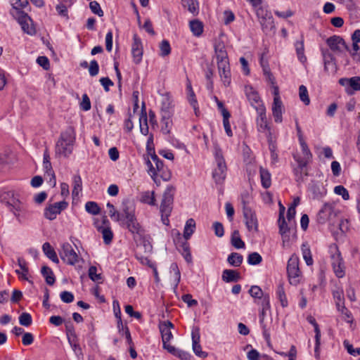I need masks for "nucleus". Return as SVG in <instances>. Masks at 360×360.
<instances>
[{
	"instance_id": "39",
	"label": "nucleus",
	"mask_w": 360,
	"mask_h": 360,
	"mask_svg": "<svg viewBox=\"0 0 360 360\" xmlns=\"http://www.w3.org/2000/svg\"><path fill=\"white\" fill-rule=\"evenodd\" d=\"M322 56H323L325 70L326 71H328L330 66L333 67L335 65V63L333 62L334 57H333V54L330 52V51L328 49L322 50Z\"/></svg>"
},
{
	"instance_id": "35",
	"label": "nucleus",
	"mask_w": 360,
	"mask_h": 360,
	"mask_svg": "<svg viewBox=\"0 0 360 360\" xmlns=\"http://www.w3.org/2000/svg\"><path fill=\"white\" fill-rule=\"evenodd\" d=\"M140 202L144 204H147L151 206L155 205V198L154 195V192L152 191H144L140 194Z\"/></svg>"
},
{
	"instance_id": "27",
	"label": "nucleus",
	"mask_w": 360,
	"mask_h": 360,
	"mask_svg": "<svg viewBox=\"0 0 360 360\" xmlns=\"http://www.w3.org/2000/svg\"><path fill=\"white\" fill-rule=\"evenodd\" d=\"M246 95L251 105L257 110V108L262 105L264 106L258 94L252 88L246 90Z\"/></svg>"
},
{
	"instance_id": "19",
	"label": "nucleus",
	"mask_w": 360,
	"mask_h": 360,
	"mask_svg": "<svg viewBox=\"0 0 360 360\" xmlns=\"http://www.w3.org/2000/svg\"><path fill=\"white\" fill-rule=\"evenodd\" d=\"M131 54L133 56L134 62L136 64H139L142 60L143 46L141 39L136 34H134L133 37Z\"/></svg>"
},
{
	"instance_id": "41",
	"label": "nucleus",
	"mask_w": 360,
	"mask_h": 360,
	"mask_svg": "<svg viewBox=\"0 0 360 360\" xmlns=\"http://www.w3.org/2000/svg\"><path fill=\"white\" fill-rule=\"evenodd\" d=\"M42 276L45 278L48 285H52L55 283V277L51 268L44 266L41 269Z\"/></svg>"
},
{
	"instance_id": "58",
	"label": "nucleus",
	"mask_w": 360,
	"mask_h": 360,
	"mask_svg": "<svg viewBox=\"0 0 360 360\" xmlns=\"http://www.w3.org/2000/svg\"><path fill=\"white\" fill-rule=\"evenodd\" d=\"M262 261V256L256 252L250 253L248 257V263L250 265H257L260 264Z\"/></svg>"
},
{
	"instance_id": "3",
	"label": "nucleus",
	"mask_w": 360,
	"mask_h": 360,
	"mask_svg": "<svg viewBox=\"0 0 360 360\" xmlns=\"http://www.w3.org/2000/svg\"><path fill=\"white\" fill-rule=\"evenodd\" d=\"M330 263L335 275L342 278L345 276L346 266L337 245L330 247Z\"/></svg>"
},
{
	"instance_id": "18",
	"label": "nucleus",
	"mask_w": 360,
	"mask_h": 360,
	"mask_svg": "<svg viewBox=\"0 0 360 360\" xmlns=\"http://www.w3.org/2000/svg\"><path fill=\"white\" fill-rule=\"evenodd\" d=\"M243 215L248 231H257L258 223L255 213L250 208L243 207Z\"/></svg>"
},
{
	"instance_id": "40",
	"label": "nucleus",
	"mask_w": 360,
	"mask_h": 360,
	"mask_svg": "<svg viewBox=\"0 0 360 360\" xmlns=\"http://www.w3.org/2000/svg\"><path fill=\"white\" fill-rule=\"evenodd\" d=\"M302 254L304 260L305 261L307 265L311 266L313 264V259L311 256V252L310 250V248L307 243H303L301 247Z\"/></svg>"
},
{
	"instance_id": "6",
	"label": "nucleus",
	"mask_w": 360,
	"mask_h": 360,
	"mask_svg": "<svg viewBox=\"0 0 360 360\" xmlns=\"http://www.w3.org/2000/svg\"><path fill=\"white\" fill-rule=\"evenodd\" d=\"M11 13L20 25L24 32L30 35L35 34V28L33 26L32 20L25 12L20 9H12Z\"/></svg>"
},
{
	"instance_id": "56",
	"label": "nucleus",
	"mask_w": 360,
	"mask_h": 360,
	"mask_svg": "<svg viewBox=\"0 0 360 360\" xmlns=\"http://www.w3.org/2000/svg\"><path fill=\"white\" fill-rule=\"evenodd\" d=\"M299 97L301 101L304 103V105H308L310 103L308 91L304 85H301L299 87Z\"/></svg>"
},
{
	"instance_id": "14",
	"label": "nucleus",
	"mask_w": 360,
	"mask_h": 360,
	"mask_svg": "<svg viewBox=\"0 0 360 360\" xmlns=\"http://www.w3.org/2000/svg\"><path fill=\"white\" fill-rule=\"evenodd\" d=\"M192 338V347L195 354L200 358H205L207 356V353L202 350L201 345H200V328L198 326H194L191 331Z\"/></svg>"
},
{
	"instance_id": "24",
	"label": "nucleus",
	"mask_w": 360,
	"mask_h": 360,
	"mask_svg": "<svg viewBox=\"0 0 360 360\" xmlns=\"http://www.w3.org/2000/svg\"><path fill=\"white\" fill-rule=\"evenodd\" d=\"M226 174V165L225 162H221L217 164L212 172V177L217 184H221L224 181Z\"/></svg>"
},
{
	"instance_id": "31",
	"label": "nucleus",
	"mask_w": 360,
	"mask_h": 360,
	"mask_svg": "<svg viewBox=\"0 0 360 360\" xmlns=\"http://www.w3.org/2000/svg\"><path fill=\"white\" fill-rule=\"evenodd\" d=\"M181 5L193 15L198 14L199 5L198 0H181Z\"/></svg>"
},
{
	"instance_id": "11",
	"label": "nucleus",
	"mask_w": 360,
	"mask_h": 360,
	"mask_svg": "<svg viewBox=\"0 0 360 360\" xmlns=\"http://www.w3.org/2000/svg\"><path fill=\"white\" fill-rule=\"evenodd\" d=\"M68 205V203L65 200L49 205L45 208L44 215L46 219L53 220L58 214L67 208Z\"/></svg>"
},
{
	"instance_id": "21",
	"label": "nucleus",
	"mask_w": 360,
	"mask_h": 360,
	"mask_svg": "<svg viewBox=\"0 0 360 360\" xmlns=\"http://www.w3.org/2000/svg\"><path fill=\"white\" fill-rule=\"evenodd\" d=\"M337 215V211L335 205L332 203H325L319 212V219L325 222L335 218Z\"/></svg>"
},
{
	"instance_id": "42",
	"label": "nucleus",
	"mask_w": 360,
	"mask_h": 360,
	"mask_svg": "<svg viewBox=\"0 0 360 360\" xmlns=\"http://www.w3.org/2000/svg\"><path fill=\"white\" fill-rule=\"evenodd\" d=\"M333 295L336 309L345 304L344 292L342 288H338L336 290H333Z\"/></svg>"
},
{
	"instance_id": "22",
	"label": "nucleus",
	"mask_w": 360,
	"mask_h": 360,
	"mask_svg": "<svg viewBox=\"0 0 360 360\" xmlns=\"http://www.w3.org/2000/svg\"><path fill=\"white\" fill-rule=\"evenodd\" d=\"M174 328L173 323L169 321L160 323L159 329L161 333L162 345L169 343V341L173 338L171 329Z\"/></svg>"
},
{
	"instance_id": "2",
	"label": "nucleus",
	"mask_w": 360,
	"mask_h": 360,
	"mask_svg": "<svg viewBox=\"0 0 360 360\" xmlns=\"http://www.w3.org/2000/svg\"><path fill=\"white\" fill-rule=\"evenodd\" d=\"M75 142V131L72 127H70L60 134L56 144V155L64 158L68 157L73 150Z\"/></svg>"
},
{
	"instance_id": "64",
	"label": "nucleus",
	"mask_w": 360,
	"mask_h": 360,
	"mask_svg": "<svg viewBox=\"0 0 360 360\" xmlns=\"http://www.w3.org/2000/svg\"><path fill=\"white\" fill-rule=\"evenodd\" d=\"M89 8L92 13L98 15L99 17L103 15V11L101 9L100 4L96 1H91L89 4Z\"/></svg>"
},
{
	"instance_id": "1",
	"label": "nucleus",
	"mask_w": 360,
	"mask_h": 360,
	"mask_svg": "<svg viewBox=\"0 0 360 360\" xmlns=\"http://www.w3.org/2000/svg\"><path fill=\"white\" fill-rule=\"evenodd\" d=\"M0 202L6 205L9 212L14 215L20 224L24 221L27 208L15 191H7L0 193Z\"/></svg>"
},
{
	"instance_id": "15",
	"label": "nucleus",
	"mask_w": 360,
	"mask_h": 360,
	"mask_svg": "<svg viewBox=\"0 0 360 360\" xmlns=\"http://www.w3.org/2000/svg\"><path fill=\"white\" fill-rule=\"evenodd\" d=\"M328 46L330 50L337 52L342 53L345 51L348 50V46L345 44L344 39L339 36H332L326 40Z\"/></svg>"
},
{
	"instance_id": "53",
	"label": "nucleus",
	"mask_w": 360,
	"mask_h": 360,
	"mask_svg": "<svg viewBox=\"0 0 360 360\" xmlns=\"http://www.w3.org/2000/svg\"><path fill=\"white\" fill-rule=\"evenodd\" d=\"M169 270L171 273H174V288H177L181 281V272L176 263H172L170 265Z\"/></svg>"
},
{
	"instance_id": "26",
	"label": "nucleus",
	"mask_w": 360,
	"mask_h": 360,
	"mask_svg": "<svg viewBox=\"0 0 360 360\" xmlns=\"http://www.w3.org/2000/svg\"><path fill=\"white\" fill-rule=\"evenodd\" d=\"M283 103L281 99L276 98L274 99L272 105V114L274 118V121L276 123H281L283 121Z\"/></svg>"
},
{
	"instance_id": "59",
	"label": "nucleus",
	"mask_w": 360,
	"mask_h": 360,
	"mask_svg": "<svg viewBox=\"0 0 360 360\" xmlns=\"http://www.w3.org/2000/svg\"><path fill=\"white\" fill-rule=\"evenodd\" d=\"M19 323L23 326H30L32 323L31 315L29 313L23 312L19 316Z\"/></svg>"
},
{
	"instance_id": "9",
	"label": "nucleus",
	"mask_w": 360,
	"mask_h": 360,
	"mask_svg": "<svg viewBox=\"0 0 360 360\" xmlns=\"http://www.w3.org/2000/svg\"><path fill=\"white\" fill-rule=\"evenodd\" d=\"M60 256L63 262L69 265H75L82 260L69 243H63L61 245Z\"/></svg>"
},
{
	"instance_id": "8",
	"label": "nucleus",
	"mask_w": 360,
	"mask_h": 360,
	"mask_svg": "<svg viewBox=\"0 0 360 360\" xmlns=\"http://www.w3.org/2000/svg\"><path fill=\"white\" fill-rule=\"evenodd\" d=\"M257 117L256 118L257 128L259 132L264 133L266 137L270 138L271 135V127L266 119L265 106L257 108Z\"/></svg>"
},
{
	"instance_id": "57",
	"label": "nucleus",
	"mask_w": 360,
	"mask_h": 360,
	"mask_svg": "<svg viewBox=\"0 0 360 360\" xmlns=\"http://www.w3.org/2000/svg\"><path fill=\"white\" fill-rule=\"evenodd\" d=\"M86 211L93 215L98 214L100 212V207L98 204L93 201H89L85 204Z\"/></svg>"
},
{
	"instance_id": "63",
	"label": "nucleus",
	"mask_w": 360,
	"mask_h": 360,
	"mask_svg": "<svg viewBox=\"0 0 360 360\" xmlns=\"http://www.w3.org/2000/svg\"><path fill=\"white\" fill-rule=\"evenodd\" d=\"M89 276L90 279L94 282H100V281L102 279L101 274H97V268L94 266L89 267Z\"/></svg>"
},
{
	"instance_id": "43",
	"label": "nucleus",
	"mask_w": 360,
	"mask_h": 360,
	"mask_svg": "<svg viewBox=\"0 0 360 360\" xmlns=\"http://www.w3.org/2000/svg\"><path fill=\"white\" fill-rule=\"evenodd\" d=\"M295 46L299 60L301 63H304L307 60V58L304 55V41L301 40L296 41L295 44Z\"/></svg>"
},
{
	"instance_id": "61",
	"label": "nucleus",
	"mask_w": 360,
	"mask_h": 360,
	"mask_svg": "<svg viewBox=\"0 0 360 360\" xmlns=\"http://www.w3.org/2000/svg\"><path fill=\"white\" fill-rule=\"evenodd\" d=\"M181 255L187 262L192 261V256L190 252L189 245L187 243H184L181 246Z\"/></svg>"
},
{
	"instance_id": "29",
	"label": "nucleus",
	"mask_w": 360,
	"mask_h": 360,
	"mask_svg": "<svg viewBox=\"0 0 360 360\" xmlns=\"http://www.w3.org/2000/svg\"><path fill=\"white\" fill-rule=\"evenodd\" d=\"M214 52L217 61L229 59L225 45L222 41L215 43Z\"/></svg>"
},
{
	"instance_id": "30",
	"label": "nucleus",
	"mask_w": 360,
	"mask_h": 360,
	"mask_svg": "<svg viewBox=\"0 0 360 360\" xmlns=\"http://www.w3.org/2000/svg\"><path fill=\"white\" fill-rule=\"evenodd\" d=\"M240 278V274L236 270L225 269L222 272V280L226 283L237 282Z\"/></svg>"
},
{
	"instance_id": "23",
	"label": "nucleus",
	"mask_w": 360,
	"mask_h": 360,
	"mask_svg": "<svg viewBox=\"0 0 360 360\" xmlns=\"http://www.w3.org/2000/svg\"><path fill=\"white\" fill-rule=\"evenodd\" d=\"M293 158L297 162V166L293 169V174L295 176L296 181L299 182L302 181L303 179V174L307 176V173L304 172V169L307 165L305 160H302L301 157L294 155Z\"/></svg>"
},
{
	"instance_id": "17",
	"label": "nucleus",
	"mask_w": 360,
	"mask_h": 360,
	"mask_svg": "<svg viewBox=\"0 0 360 360\" xmlns=\"http://www.w3.org/2000/svg\"><path fill=\"white\" fill-rule=\"evenodd\" d=\"M161 95H162L161 108H160L161 115H173L174 105H173V100H172L170 93L166 92Z\"/></svg>"
},
{
	"instance_id": "47",
	"label": "nucleus",
	"mask_w": 360,
	"mask_h": 360,
	"mask_svg": "<svg viewBox=\"0 0 360 360\" xmlns=\"http://www.w3.org/2000/svg\"><path fill=\"white\" fill-rule=\"evenodd\" d=\"M231 117V114L229 110H224L223 112V125L225 129L226 134L228 136L231 137L233 136V132L231 129V124L229 122V118Z\"/></svg>"
},
{
	"instance_id": "38",
	"label": "nucleus",
	"mask_w": 360,
	"mask_h": 360,
	"mask_svg": "<svg viewBox=\"0 0 360 360\" xmlns=\"http://www.w3.org/2000/svg\"><path fill=\"white\" fill-rule=\"evenodd\" d=\"M195 228V222L193 219H188L184 226V237L186 240H188L191 238V235L193 233Z\"/></svg>"
},
{
	"instance_id": "34",
	"label": "nucleus",
	"mask_w": 360,
	"mask_h": 360,
	"mask_svg": "<svg viewBox=\"0 0 360 360\" xmlns=\"http://www.w3.org/2000/svg\"><path fill=\"white\" fill-rule=\"evenodd\" d=\"M172 115H161V131L165 134H169L171 132V129L172 126Z\"/></svg>"
},
{
	"instance_id": "52",
	"label": "nucleus",
	"mask_w": 360,
	"mask_h": 360,
	"mask_svg": "<svg viewBox=\"0 0 360 360\" xmlns=\"http://www.w3.org/2000/svg\"><path fill=\"white\" fill-rule=\"evenodd\" d=\"M338 312L342 315V319L347 323L353 322V316L351 311L345 307V304L337 308Z\"/></svg>"
},
{
	"instance_id": "13",
	"label": "nucleus",
	"mask_w": 360,
	"mask_h": 360,
	"mask_svg": "<svg viewBox=\"0 0 360 360\" xmlns=\"http://www.w3.org/2000/svg\"><path fill=\"white\" fill-rule=\"evenodd\" d=\"M120 224L124 225L128 231L132 234L141 236L143 233V229L139 223L136 215H132L128 218L124 219L122 221H119Z\"/></svg>"
},
{
	"instance_id": "36",
	"label": "nucleus",
	"mask_w": 360,
	"mask_h": 360,
	"mask_svg": "<svg viewBox=\"0 0 360 360\" xmlns=\"http://www.w3.org/2000/svg\"><path fill=\"white\" fill-rule=\"evenodd\" d=\"M189 27L191 32L195 37H200L203 32V25L198 20H193L189 22Z\"/></svg>"
},
{
	"instance_id": "10",
	"label": "nucleus",
	"mask_w": 360,
	"mask_h": 360,
	"mask_svg": "<svg viewBox=\"0 0 360 360\" xmlns=\"http://www.w3.org/2000/svg\"><path fill=\"white\" fill-rule=\"evenodd\" d=\"M338 82L345 87V91L348 95H352L355 91H360V77L340 78Z\"/></svg>"
},
{
	"instance_id": "33",
	"label": "nucleus",
	"mask_w": 360,
	"mask_h": 360,
	"mask_svg": "<svg viewBox=\"0 0 360 360\" xmlns=\"http://www.w3.org/2000/svg\"><path fill=\"white\" fill-rule=\"evenodd\" d=\"M43 166L46 173L51 175L54 180V185L56 184V178L53 170L52 169L51 163L50 162V156L48 150H45L44 153Z\"/></svg>"
},
{
	"instance_id": "7",
	"label": "nucleus",
	"mask_w": 360,
	"mask_h": 360,
	"mask_svg": "<svg viewBox=\"0 0 360 360\" xmlns=\"http://www.w3.org/2000/svg\"><path fill=\"white\" fill-rule=\"evenodd\" d=\"M174 188L172 186H168L163 193L162 200L160 204V210L163 217H169L174 202Z\"/></svg>"
},
{
	"instance_id": "28",
	"label": "nucleus",
	"mask_w": 360,
	"mask_h": 360,
	"mask_svg": "<svg viewBox=\"0 0 360 360\" xmlns=\"http://www.w3.org/2000/svg\"><path fill=\"white\" fill-rule=\"evenodd\" d=\"M135 214V206L129 200L122 202L121 221Z\"/></svg>"
},
{
	"instance_id": "4",
	"label": "nucleus",
	"mask_w": 360,
	"mask_h": 360,
	"mask_svg": "<svg viewBox=\"0 0 360 360\" xmlns=\"http://www.w3.org/2000/svg\"><path fill=\"white\" fill-rule=\"evenodd\" d=\"M278 223L279 227V233L282 238V245L284 248L288 247L290 245V236L292 238L295 236V223L292 222L288 225L285 221V217H283L282 211H281L279 213Z\"/></svg>"
},
{
	"instance_id": "54",
	"label": "nucleus",
	"mask_w": 360,
	"mask_h": 360,
	"mask_svg": "<svg viewBox=\"0 0 360 360\" xmlns=\"http://www.w3.org/2000/svg\"><path fill=\"white\" fill-rule=\"evenodd\" d=\"M106 206L110 218L115 221H121V213L117 211L114 205L108 202Z\"/></svg>"
},
{
	"instance_id": "55",
	"label": "nucleus",
	"mask_w": 360,
	"mask_h": 360,
	"mask_svg": "<svg viewBox=\"0 0 360 360\" xmlns=\"http://www.w3.org/2000/svg\"><path fill=\"white\" fill-rule=\"evenodd\" d=\"M231 244L237 249H240L245 247V243L241 240L238 231H234L233 233Z\"/></svg>"
},
{
	"instance_id": "51",
	"label": "nucleus",
	"mask_w": 360,
	"mask_h": 360,
	"mask_svg": "<svg viewBox=\"0 0 360 360\" xmlns=\"http://www.w3.org/2000/svg\"><path fill=\"white\" fill-rule=\"evenodd\" d=\"M300 144L301 146L302 153V155H303V157L301 158V160H305L306 163L308 164L309 161L312 158V154H311L307 143L304 141H300Z\"/></svg>"
},
{
	"instance_id": "62",
	"label": "nucleus",
	"mask_w": 360,
	"mask_h": 360,
	"mask_svg": "<svg viewBox=\"0 0 360 360\" xmlns=\"http://www.w3.org/2000/svg\"><path fill=\"white\" fill-rule=\"evenodd\" d=\"M334 192L335 194L341 195L342 198L345 200L349 199V192L343 186H336L334 188Z\"/></svg>"
},
{
	"instance_id": "46",
	"label": "nucleus",
	"mask_w": 360,
	"mask_h": 360,
	"mask_svg": "<svg viewBox=\"0 0 360 360\" xmlns=\"http://www.w3.org/2000/svg\"><path fill=\"white\" fill-rule=\"evenodd\" d=\"M187 91L188 102L190 103L191 105L193 108L196 114L197 110H198V101L191 84L187 85Z\"/></svg>"
},
{
	"instance_id": "50",
	"label": "nucleus",
	"mask_w": 360,
	"mask_h": 360,
	"mask_svg": "<svg viewBox=\"0 0 360 360\" xmlns=\"http://www.w3.org/2000/svg\"><path fill=\"white\" fill-rule=\"evenodd\" d=\"M249 293L255 299V303H259L257 301L259 299L262 298L265 295L266 293H264L262 290L258 285H252L249 290Z\"/></svg>"
},
{
	"instance_id": "48",
	"label": "nucleus",
	"mask_w": 360,
	"mask_h": 360,
	"mask_svg": "<svg viewBox=\"0 0 360 360\" xmlns=\"http://www.w3.org/2000/svg\"><path fill=\"white\" fill-rule=\"evenodd\" d=\"M276 297L279 300L281 304L283 307H288V302L283 285H279L278 286L276 290Z\"/></svg>"
},
{
	"instance_id": "16",
	"label": "nucleus",
	"mask_w": 360,
	"mask_h": 360,
	"mask_svg": "<svg viewBox=\"0 0 360 360\" xmlns=\"http://www.w3.org/2000/svg\"><path fill=\"white\" fill-rule=\"evenodd\" d=\"M258 17L260 18V24L264 32L270 31L274 28V18L268 11L264 13L263 9H259L257 12Z\"/></svg>"
},
{
	"instance_id": "5",
	"label": "nucleus",
	"mask_w": 360,
	"mask_h": 360,
	"mask_svg": "<svg viewBox=\"0 0 360 360\" xmlns=\"http://www.w3.org/2000/svg\"><path fill=\"white\" fill-rule=\"evenodd\" d=\"M287 274L291 285H297L300 283L302 274L299 267V258L295 254H293L288 261Z\"/></svg>"
},
{
	"instance_id": "12",
	"label": "nucleus",
	"mask_w": 360,
	"mask_h": 360,
	"mask_svg": "<svg viewBox=\"0 0 360 360\" xmlns=\"http://www.w3.org/2000/svg\"><path fill=\"white\" fill-rule=\"evenodd\" d=\"M217 67L219 76L224 86H228L231 84V70L229 59L219 60Z\"/></svg>"
},
{
	"instance_id": "49",
	"label": "nucleus",
	"mask_w": 360,
	"mask_h": 360,
	"mask_svg": "<svg viewBox=\"0 0 360 360\" xmlns=\"http://www.w3.org/2000/svg\"><path fill=\"white\" fill-rule=\"evenodd\" d=\"M18 264L20 266V268L21 269V272H22V276L20 277V279L25 280V281H29L28 280L29 269H28L27 262L23 258L19 257L18 259Z\"/></svg>"
},
{
	"instance_id": "45",
	"label": "nucleus",
	"mask_w": 360,
	"mask_h": 360,
	"mask_svg": "<svg viewBox=\"0 0 360 360\" xmlns=\"http://www.w3.org/2000/svg\"><path fill=\"white\" fill-rule=\"evenodd\" d=\"M243 260V256L237 252H232L228 257L227 261L233 266H239Z\"/></svg>"
},
{
	"instance_id": "32",
	"label": "nucleus",
	"mask_w": 360,
	"mask_h": 360,
	"mask_svg": "<svg viewBox=\"0 0 360 360\" xmlns=\"http://www.w3.org/2000/svg\"><path fill=\"white\" fill-rule=\"evenodd\" d=\"M42 250L44 255L50 259L52 262L58 264L59 263V259L57 257V255L54 250V249L51 247L49 243H44L42 245Z\"/></svg>"
},
{
	"instance_id": "44",
	"label": "nucleus",
	"mask_w": 360,
	"mask_h": 360,
	"mask_svg": "<svg viewBox=\"0 0 360 360\" xmlns=\"http://www.w3.org/2000/svg\"><path fill=\"white\" fill-rule=\"evenodd\" d=\"M82 189V178L79 175H75L73 176V188L72 194L73 197L79 195V193Z\"/></svg>"
},
{
	"instance_id": "25",
	"label": "nucleus",
	"mask_w": 360,
	"mask_h": 360,
	"mask_svg": "<svg viewBox=\"0 0 360 360\" xmlns=\"http://www.w3.org/2000/svg\"><path fill=\"white\" fill-rule=\"evenodd\" d=\"M162 347L166 349L169 353L179 358L181 360H189L191 357V354L182 349L179 348H176L175 347L171 345L169 343L164 344Z\"/></svg>"
},
{
	"instance_id": "20",
	"label": "nucleus",
	"mask_w": 360,
	"mask_h": 360,
	"mask_svg": "<svg viewBox=\"0 0 360 360\" xmlns=\"http://www.w3.org/2000/svg\"><path fill=\"white\" fill-rule=\"evenodd\" d=\"M102 221L103 225L98 226L97 229L102 233L104 243L109 245L113 238V233L110 227L109 220L106 217L103 218Z\"/></svg>"
},
{
	"instance_id": "60",
	"label": "nucleus",
	"mask_w": 360,
	"mask_h": 360,
	"mask_svg": "<svg viewBox=\"0 0 360 360\" xmlns=\"http://www.w3.org/2000/svg\"><path fill=\"white\" fill-rule=\"evenodd\" d=\"M160 53L162 57L168 56L171 52V47L167 40H163L160 44Z\"/></svg>"
},
{
	"instance_id": "37",
	"label": "nucleus",
	"mask_w": 360,
	"mask_h": 360,
	"mask_svg": "<svg viewBox=\"0 0 360 360\" xmlns=\"http://www.w3.org/2000/svg\"><path fill=\"white\" fill-rule=\"evenodd\" d=\"M261 183L264 188H268L271 185V174L267 169L262 167L259 170Z\"/></svg>"
}]
</instances>
